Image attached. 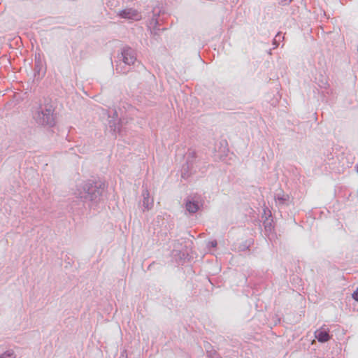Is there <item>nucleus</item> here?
<instances>
[{
	"label": "nucleus",
	"instance_id": "nucleus-1",
	"mask_svg": "<svg viewBox=\"0 0 358 358\" xmlns=\"http://www.w3.org/2000/svg\"><path fill=\"white\" fill-rule=\"evenodd\" d=\"M105 187L103 182L87 181L77 186L74 194L85 201H95L102 195Z\"/></svg>",
	"mask_w": 358,
	"mask_h": 358
},
{
	"label": "nucleus",
	"instance_id": "nucleus-2",
	"mask_svg": "<svg viewBox=\"0 0 358 358\" xmlns=\"http://www.w3.org/2000/svg\"><path fill=\"white\" fill-rule=\"evenodd\" d=\"M34 118L41 125L52 126L55 124L54 108L52 105L41 106L36 113Z\"/></svg>",
	"mask_w": 358,
	"mask_h": 358
},
{
	"label": "nucleus",
	"instance_id": "nucleus-3",
	"mask_svg": "<svg viewBox=\"0 0 358 358\" xmlns=\"http://www.w3.org/2000/svg\"><path fill=\"white\" fill-rule=\"evenodd\" d=\"M119 59L125 64L131 66L136 61V52L129 47H124L122 49Z\"/></svg>",
	"mask_w": 358,
	"mask_h": 358
},
{
	"label": "nucleus",
	"instance_id": "nucleus-4",
	"mask_svg": "<svg viewBox=\"0 0 358 358\" xmlns=\"http://www.w3.org/2000/svg\"><path fill=\"white\" fill-rule=\"evenodd\" d=\"M201 206H202V202L199 196H189L186 199L185 208L189 213H196Z\"/></svg>",
	"mask_w": 358,
	"mask_h": 358
},
{
	"label": "nucleus",
	"instance_id": "nucleus-5",
	"mask_svg": "<svg viewBox=\"0 0 358 358\" xmlns=\"http://www.w3.org/2000/svg\"><path fill=\"white\" fill-rule=\"evenodd\" d=\"M117 15L128 20H139L141 19V15L136 10L131 8L119 10Z\"/></svg>",
	"mask_w": 358,
	"mask_h": 358
},
{
	"label": "nucleus",
	"instance_id": "nucleus-6",
	"mask_svg": "<svg viewBox=\"0 0 358 358\" xmlns=\"http://www.w3.org/2000/svg\"><path fill=\"white\" fill-rule=\"evenodd\" d=\"M142 194H143V211L149 210H150L152 208L153 203H154V201H153L152 199L150 198V193H149L148 189L143 190Z\"/></svg>",
	"mask_w": 358,
	"mask_h": 358
},
{
	"label": "nucleus",
	"instance_id": "nucleus-7",
	"mask_svg": "<svg viewBox=\"0 0 358 358\" xmlns=\"http://www.w3.org/2000/svg\"><path fill=\"white\" fill-rule=\"evenodd\" d=\"M315 336L321 343L327 342L330 339L329 331L324 328L316 330L315 331Z\"/></svg>",
	"mask_w": 358,
	"mask_h": 358
},
{
	"label": "nucleus",
	"instance_id": "nucleus-8",
	"mask_svg": "<svg viewBox=\"0 0 358 358\" xmlns=\"http://www.w3.org/2000/svg\"><path fill=\"white\" fill-rule=\"evenodd\" d=\"M16 357L13 350H8L0 355V358H16Z\"/></svg>",
	"mask_w": 358,
	"mask_h": 358
},
{
	"label": "nucleus",
	"instance_id": "nucleus-9",
	"mask_svg": "<svg viewBox=\"0 0 358 358\" xmlns=\"http://www.w3.org/2000/svg\"><path fill=\"white\" fill-rule=\"evenodd\" d=\"M109 127L113 132L120 131L119 121L117 119L109 122Z\"/></svg>",
	"mask_w": 358,
	"mask_h": 358
},
{
	"label": "nucleus",
	"instance_id": "nucleus-10",
	"mask_svg": "<svg viewBox=\"0 0 358 358\" xmlns=\"http://www.w3.org/2000/svg\"><path fill=\"white\" fill-rule=\"evenodd\" d=\"M122 0H108L107 6L110 8L113 9L118 6Z\"/></svg>",
	"mask_w": 358,
	"mask_h": 358
},
{
	"label": "nucleus",
	"instance_id": "nucleus-11",
	"mask_svg": "<svg viewBox=\"0 0 358 358\" xmlns=\"http://www.w3.org/2000/svg\"><path fill=\"white\" fill-rule=\"evenodd\" d=\"M287 199L284 196H280V194H278V196L275 197V201L278 204H284Z\"/></svg>",
	"mask_w": 358,
	"mask_h": 358
},
{
	"label": "nucleus",
	"instance_id": "nucleus-12",
	"mask_svg": "<svg viewBox=\"0 0 358 358\" xmlns=\"http://www.w3.org/2000/svg\"><path fill=\"white\" fill-rule=\"evenodd\" d=\"M352 298L358 301V289H357L356 291L354 292V293L352 294Z\"/></svg>",
	"mask_w": 358,
	"mask_h": 358
},
{
	"label": "nucleus",
	"instance_id": "nucleus-13",
	"mask_svg": "<svg viewBox=\"0 0 358 358\" xmlns=\"http://www.w3.org/2000/svg\"><path fill=\"white\" fill-rule=\"evenodd\" d=\"M280 38H281V35L278 33V34L275 36V38H274V41H273V43L275 44V43H276V42H277V41H279Z\"/></svg>",
	"mask_w": 358,
	"mask_h": 358
},
{
	"label": "nucleus",
	"instance_id": "nucleus-14",
	"mask_svg": "<svg viewBox=\"0 0 358 358\" xmlns=\"http://www.w3.org/2000/svg\"><path fill=\"white\" fill-rule=\"evenodd\" d=\"M217 241H212L209 243V245H210L213 248H215L217 246Z\"/></svg>",
	"mask_w": 358,
	"mask_h": 358
},
{
	"label": "nucleus",
	"instance_id": "nucleus-15",
	"mask_svg": "<svg viewBox=\"0 0 358 358\" xmlns=\"http://www.w3.org/2000/svg\"><path fill=\"white\" fill-rule=\"evenodd\" d=\"M115 70L118 73H125L127 71H123L122 69H120L118 66H116Z\"/></svg>",
	"mask_w": 358,
	"mask_h": 358
},
{
	"label": "nucleus",
	"instance_id": "nucleus-16",
	"mask_svg": "<svg viewBox=\"0 0 358 358\" xmlns=\"http://www.w3.org/2000/svg\"><path fill=\"white\" fill-rule=\"evenodd\" d=\"M151 24H154L155 25H156L157 24V18H155V17L152 18V21H151Z\"/></svg>",
	"mask_w": 358,
	"mask_h": 358
},
{
	"label": "nucleus",
	"instance_id": "nucleus-17",
	"mask_svg": "<svg viewBox=\"0 0 358 358\" xmlns=\"http://www.w3.org/2000/svg\"><path fill=\"white\" fill-rule=\"evenodd\" d=\"M194 155H195V153H194V151H191V152H189V155L192 156V157L194 156Z\"/></svg>",
	"mask_w": 358,
	"mask_h": 358
},
{
	"label": "nucleus",
	"instance_id": "nucleus-18",
	"mask_svg": "<svg viewBox=\"0 0 358 358\" xmlns=\"http://www.w3.org/2000/svg\"><path fill=\"white\" fill-rule=\"evenodd\" d=\"M282 1L285 2V4H287L289 3L292 1V0H282Z\"/></svg>",
	"mask_w": 358,
	"mask_h": 358
},
{
	"label": "nucleus",
	"instance_id": "nucleus-19",
	"mask_svg": "<svg viewBox=\"0 0 358 358\" xmlns=\"http://www.w3.org/2000/svg\"><path fill=\"white\" fill-rule=\"evenodd\" d=\"M355 169H356V171H357V172L358 173V164L355 166Z\"/></svg>",
	"mask_w": 358,
	"mask_h": 358
}]
</instances>
